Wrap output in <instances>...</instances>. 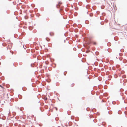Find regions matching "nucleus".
<instances>
[{
    "mask_svg": "<svg viewBox=\"0 0 127 127\" xmlns=\"http://www.w3.org/2000/svg\"><path fill=\"white\" fill-rule=\"evenodd\" d=\"M7 48L9 49H10L12 47V44H10L7 45Z\"/></svg>",
    "mask_w": 127,
    "mask_h": 127,
    "instance_id": "f257e3e1",
    "label": "nucleus"
},
{
    "mask_svg": "<svg viewBox=\"0 0 127 127\" xmlns=\"http://www.w3.org/2000/svg\"><path fill=\"white\" fill-rule=\"evenodd\" d=\"M93 44L94 45H96V43L95 42H93Z\"/></svg>",
    "mask_w": 127,
    "mask_h": 127,
    "instance_id": "f03ea898",
    "label": "nucleus"
},
{
    "mask_svg": "<svg viewBox=\"0 0 127 127\" xmlns=\"http://www.w3.org/2000/svg\"><path fill=\"white\" fill-rule=\"evenodd\" d=\"M50 35L51 36V35H54V33H52V34H51V33H50Z\"/></svg>",
    "mask_w": 127,
    "mask_h": 127,
    "instance_id": "7ed1b4c3",
    "label": "nucleus"
},
{
    "mask_svg": "<svg viewBox=\"0 0 127 127\" xmlns=\"http://www.w3.org/2000/svg\"><path fill=\"white\" fill-rule=\"evenodd\" d=\"M32 28L31 27H30L29 28V29L30 30H32Z\"/></svg>",
    "mask_w": 127,
    "mask_h": 127,
    "instance_id": "20e7f679",
    "label": "nucleus"
},
{
    "mask_svg": "<svg viewBox=\"0 0 127 127\" xmlns=\"http://www.w3.org/2000/svg\"><path fill=\"white\" fill-rule=\"evenodd\" d=\"M0 87H2V86H1V85H0Z\"/></svg>",
    "mask_w": 127,
    "mask_h": 127,
    "instance_id": "39448f33",
    "label": "nucleus"
}]
</instances>
